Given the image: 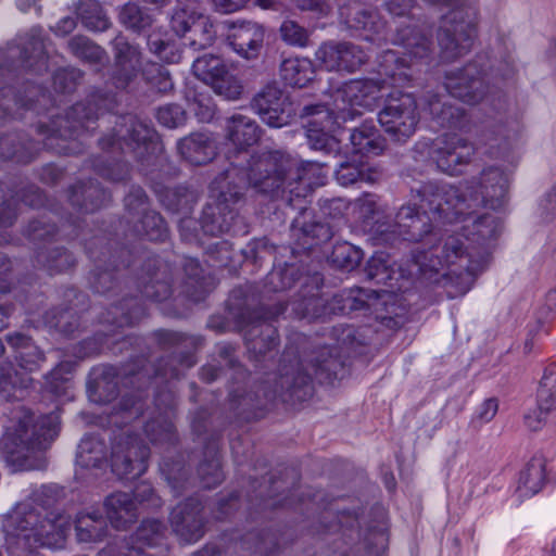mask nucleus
Listing matches in <instances>:
<instances>
[{
    "mask_svg": "<svg viewBox=\"0 0 556 556\" xmlns=\"http://www.w3.org/2000/svg\"><path fill=\"white\" fill-rule=\"evenodd\" d=\"M296 280V269L294 266L286 265L282 268L273 269L267 276V285L273 291H283L290 289Z\"/></svg>",
    "mask_w": 556,
    "mask_h": 556,
    "instance_id": "0e129e2a",
    "label": "nucleus"
},
{
    "mask_svg": "<svg viewBox=\"0 0 556 556\" xmlns=\"http://www.w3.org/2000/svg\"><path fill=\"white\" fill-rule=\"evenodd\" d=\"M351 27L366 31V39L372 40L374 35H379L383 31L386 23L381 20L377 11L359 9L354 13L351 20Z\"/></svg>",
    "mask_w": 556,
    "mask_h": 556,
    "instance_id": "3c124183",
    "label": "nucleus"
},
{
    "mask_svg": "<svg viewBox=\"0 0 556 556\" xmlns=\"http://www.w3.org/2000/svg\"><path fill=\"white\" fill-rule=\"evenodd\" d=\"M89 396L92 401L106 403L118 394L117 370L113 366H103L92 372L88 384Z\"/></svg>",
    "mask_w": 556,
    "mask_h": 556,
    "instance_id": "393cba45",
    "label": "nucleus"
},
{
    "mask_svg": "<svg viewBox=\"0 0 556 556\" xmlns=\"http://www.w3.org/2000/svg\"><path fill=\"white\" fill-rule=\"evenodd\" d=\"M110 195L92 181L79 184L71 189L70 200L85 212H93L108 201Z\"/></svg>",
    "mask_w": 556,
    "mask_h": 556,
    "instance_id": "473e14b6",
    "label": "nucleus"
},
{
    "mask_svg": "<svg viewBox=\"0 0 556 556\" xmlns=\"http://www.w3.org/2000/svg\"><path fill=\"white\" fill-rule=\"evenodd\" d=\"M119 21L128 28L141 30L152 24V16L142 11L137 4L127 3L119 12Z\"/></svg>",
    "mask_w": 556,
    "mask_h": 556,
    "instance_id": "13d9d810",
    "label": "nucleus"
},
{
    "mask_svg": "<svg viewBox=\"0 0 556 556\" xmlns=\"http://www.w3.org/2000/svg\"><path fill=\"white\" fill-rule=\"evenodd\" d=\"M394 42L404 47L405 54L416 59L427 58L431 51L428 37L412 26L397 29Z\"/></svg>",
    "mask_w": 556,
    "mask_h": 556,
    "instance_id": "e433bc0d",
    "label": "nucleus"
},
{
    "mask_svg": "<svg viewBox=\"0 0 556 556\" xmlns=\"http://www.w3.org/2000/svg\"><path fill=\"white\" fill-rule=\"evenodd\" d=\"M538 404L541 412L556 409V364L548 366L538 390Z\"/></svg>",
    "mask_w": 556,
    "mask_h": 556,
    "instance_id": "8fccbe9b",
    "label": "nucleus"
},
{
    "mask_svg": "<svg viewBox=\"0 0 556 556\" xmlns=\"http://www.w3.org/2000/svg\"><path fill=\"white\" fill-rule=\"evenodd\" d=\"M170 527L184 543H194L204 534L202 505L195 498L179 503L170 513Z\"/></svg>",
    "mask_w": 556,
    "mask_h": 556,
    "instance_id": "a211bd4d",
    "label": "nucleus"
},
{
    "mask_svg": "<svg viewBox=\"0 0 556 556\" xmlns=\"http://www.w3.org/2000/svg\"><path fill=\"white\" fill-rule=\"evenodd\" d=\"M71 51L79 59L89 63H102L106 60L105 51L87 37L75 36L68 41Z\"/></svg>",
    "mask_w": 556,
    "mask_h": 556,
    "instance_id": "603ef678",
    "label": "nucleus"
},
{
    "mask_svg": "<svg viewBox=\"0 0 556 556\" xmlns=\"http://www.w3.org/2000/svg\"><path fill=\"white\" fill-rule=\"evenodd\" d=\"M64 497V489L56 484L41 485L33 491L25 501H29L46 515H58L61 510H53V507Z\"/></svg>",
    "mask_w": 556,
    "mask_h": 556,
    "instance_id": "49530a36",
    "label": "nucleus"
},
{
    "mask_svg": "<svg viewBox=\"0 0 556 556\" xmlns=\"http://www.w3.org/2000/svg\"><path fill=\"white\" fill-rule=\"evenodd\" d=\"M252 109L270 127L290 124L295 110L289 98L274 84L265 86L252 100Z\"/></svg>",
    "mask_w": 556,
    "mask_h": 556,
    "instance_id": "4468645a",
    "label": "nucleus"
},
{
    "mask_svg": "<svg viewBox=\"0 0 556 556\" xmlns=\"http://www.w3.org/2000/svg\"><path fill=\"white\" fill-rule=\"evenodd\" d=\"M371 295H378L376 291H367L361 288L351 289L332 298L329 303L331 313H349L352 311L363 309L368 306V300Z\"/></svg>",
    "mask_w": 556,
    "mask_h": 556,
    "instance_id": "79ce46f5",
    "label": "nucleus"
},
{
    "mask_svg": "<svg viewBox=\"0 0 556 556\" xmlns=\"http://www.w3.org/2000/svg\"><path fill=\"white\" fill-rule=\"evenodd\" d=\"M353 214L364 223H369L384 213L380 198L372 193H364L352 203Z\"/></svg>",
    "mask_w": 556,
    "mask_h": 556,
    "instance_id": "864d4df0",
    "label": "nucleus"
},
{
    "mask_svg": "<svg viewBox=\"0 0 556 556\" xmlns=\"http://www.w3.org/2000/svg\"><path fill=\"white\" fill-rule=\"evenodd\" d=\"M280 34L283 41L290 46L303 48L309 41L308 30L294 21H285L280 26Z\"/></svg>",
    "mask_w": 556,
    "mask_h": 556,
    "instance_id": "338daca9",
    "label": "nucleus"
},
{
    "mask_svg": "<svg viewBox=\"0 0 556 556\" xmlns=\"http://www.w3.org/2000/svg\"><path fill=\"white\" fill-rule=\"evenodd\" d=\"M125 205L130 214L141 215L135 225V231L151 241H162L167 236V227L162 216L149 210L148 198L140 188L135 189L125 198Z\"/></svg>",
    "mask_w": 556,
    "mask_h": 556,
    "instance_id": "f3484780",
    "label": "nucleus"
},
{
    "mask_svg": "<svg viewBox=\"0 0 556 556\" xmlns=\"http://www.w3.org/2000/svg\"><path fill=\"white\" fill-rule=\"evenodd\" d=\"M114 64L111 73L116 88L125 89L136 83L143 72L146 63L138 46L130 43L124 36H116L112 41Z\"/></svg>",
    "mask_w": 556,
    "mask_h": 556,
    "instance_id": "ddd939ff",
    "label": "nucleus"
},
{
    "mask_svg": "<svg viewBox=\"0 0 556 556\" xmlns=\"http://www.w3.org/2000/svg\"><path fill=\"white\" fill-rule=\"evenodd\" d=\"M511 131L503 122L488 124L480 135V143L486 147L490 156L498 157L506 153L510 147Z\"/></svg>",
    "mask_w": 556,
    "mask_h": 556,
    "instance_id": "7c9ffc66",
    "label": "nucleus"
},
{
    "mask_svg": "<svg viewBox=\"0 0 556 556\" xmlns=\"http://www.w3.org/2000/svg\"><path fill=\"white\" fill-rule=\"evenodd\" d=\"M432 118L442 127H462L465 123V111L441 97H433L428 103Z\"/></svg>",
    "mask_w": 556,
    "mask_h": 556,
    "instance_id": "4c0bfd02",
    "label": "nucleus"
},
{
    "mask_svg": "<svg viewBox=\"0 0 556 556\" xmlns=\"http://www.w3.org/2000/svg\"><path fill=\"white\" fill-rule=\"evenodd\" d=\"M165 531L164 525L159 520H144L137 529L135 539L138 546H126L125 551H121L123 556H139L143 546H153L159 544Z\"/></svg>",
    "mask_w": 556,
    "mask_h": 556,
    "instance_id": "ea45409f",
    "label": "nucleus"
},
{
    "mask_svg": "<svg viewBox=\"0 0 556 556\" xmlns=\"http://www.w3.org/2000/svg\"><path fill=\"white\" fill-rule=\"evenodd\" d=\"M428 185L426 184L417 191L419 203H407L400 207L395 216L394 229L392 230L393 233H396L406 241L422 242V249H427L430 238H434L439 232V229L433 226V220L454 222L431 210L422 194Z\"/></svg>",
    "mask_w": 556,
    "mask_h": 556,
    "instance_id": "6e6552de",
    "label": "nucleus"
},
{
    "mask_svg": "<svg viewBox=\"0 0 556 556\" xmlns=\"http://www.w3.org/2000/svg\"><path fill=\"white\" fill-rule=\"evenodd\" d=\"M427 1L451 7V10L442 16L437 34L440 58L452 62L467 54L477 36V9L465 0Z\"/></svg>",
    "mask_w": 556,
    "mask_h": 556,
    "instance_id": "0eeeda50",
    "label": "nucleus"
},
{
    "mask_svg": "<svg viewBox=\"0 0 556 556\" xmlns=\"http://www.w3.org/2000/svg\"><path fill=\"white\" fill-rule=\"evenodd\" d=\"M201 13L188 8H178L175 10L170 18V27L173 31L180 36L186 37L193 30V26L200 18Z\"/></svg>",
    "mask_w": 556,
    "mask_h": 556,
    "instance_id": "bf43d9fd",
    "label": "nucleus"
},
{
    "mask_svg": "<svg viewBox=\"0 0 556 556\" xmlns=\"http://www.w3.org/2000/svg\"><path fill=\"white\" fill-rule=\"evenodd\" d=\"M292 311L300 318L308 319L321 318L327 314V307L325 306L323 299L316 295H311L299 302H293Z\"/></svg>",
    "mask_w": 556,
    "mask_h": 556,
    "instance_id": "052dcab7",
    "label": "nucleus"
},
{
    "mask_svg": "<svg viewBox=\"0 0 556 556\" xmlns=\"http://www.w3.org/2000/svg\"><path fill=\"white\" fill-rule=\"evenodd\" d=\"M198 473L204 488L211 489L218 485L223 481L224 475L217 455H214L210 460L201 463Z\"/></svg>",
    "mask_w": 556,
    "mask_h": 556,
    "instance_id": "69168bd1",
    "label": "nucleus"
},
{
    "mask_svg": "<svg viewBox=\"0 0 556 556\" xmlns=\"http://www.w3.org/2000/svg\"><path fill=\"white\" fill-rule=\"evenodd\" d=\"M410 269L415 270L413 257L407 268L394 269L391 257L384 252H377L367 262L365 273L369 280L376 281L377 285L387 286L394 291L403 289V285L399 283L400 279L418 276L409 275Z\"/></svg>",
    "mask_w": 556,
    "mask_h": 556,
    "instance_id": "412c9836",
    "label": "nucleus"
},
{
    "mask_svg": "<svg viewBox=\"0 0 556 556\" xmlns=\"http://www.w3.org/2000/svg\"><path fill=\"white\" fill-rule=\"evenodd\" d=\"M545 482V460L535 456L520 472L517 492L520 497H530L541 491Z\"/></svg>",
    "mask_w": 556,
    "mask_h": 556,
    "instance_id": "2f4dec72",
    "label": "nucleus"
},
{
    "mask_svg": "<svg viewBox=\"0 0 556 556\" xmlns=\"http://www.w3.org/2000/svg\"><path fill=\"white\" fill-rule=\"evenodd\" d=\"M418 148H426L430 161L448 175L460 173L475 154L473 144L457 134L441 135L430 143H419Z\"/></svg>",
    "mask_w": 556,
    "mask_h": 556,
    "instance_id": "9b49d317",
    "label": "nucleus"
},
{
    "mask_svg": "<svg viewBox=\"0 0 556 556\" xmlns=\"http://www.w3.org/2000/svg\"><path fill=\"white\" fill-rule=\"evenodd\" d=\"M104 507L108 519L117 530H126L138 518L134 497L124 492H116L105 498Z\"/></svg>",
    "mask_w": 556,
    "mask_h": 556,
    "instance_id": "4be33fe9",
    "label": "nucleus"
},
{
    "mask_svg": "<svg viewBox=\"0 0 556 556\" xmlns=\"http://www.w3.org/2000/svg\"><path fill=\"white\" fill-rule=\"evenodd\" d=\"M485 253L473 255L468 251L462 237L445 235L441 230L430 238L427 249H416L413 252V265L409 275H419L431 279L433 275L441 274L451 280L462 293L472 286L476 276L482 271L486 264Z\"/></svg>",
    "mask_w": 556,
    "mask_h": 556,
    "instance_id": "423d86ee",
    "label": "nucleus"
},
{
    "mask_svg": "<svg viewBox=\"0 0 556 556\" xmlns=\"http://www.w3.org/2000/svg\"><path fill=\"white\" fill-rule=\"evenodd\" d=\"M445 88L453 98L471 105L479 103L486 94V85L476 63L447 73Z\"/></svg>",
    "mask_w": 556,
    "mask_h": 556,
    "instance_id": "dca6fc26",
    "label": "nucleus"
},
{
    "mask_svg": "<svg viewBox=\"0 0 556 556\" xmlns=\"http://www.w3.org/2000/svg\"><path fill=\"white\" fill-rule=\"evenodd\" d=\"M144 433L152 444L172 445L176 441L175 429L168 412L149 420L144 426Z\"/></svg>",
    "mask_w": 556,
    "mask_h": 556,
    "instance_id": "c03bdc74",
    "label": "nucleus"
},
{
    "mask_svg": "<svg viewBox=\"0 0 556 556\" xmlns=\"http://www.w3.org/2000/svg\"><path fill=\"white\" fill-rule=\"evenodd\" d=\"M71 526L68 514L51 517L29 501H22L1 516L0 531L9 556H39V547H63Z\"/></svg>",
    "mask_w": 556,
    "mask_h": 556,
    "instance_id": "7ed1b4c3",
    "label": "nucleus"
},
{
    "mask_svg": "<svg viewBox=\"0 0 556 556\" xmlns=\"http://www.w3.org/2000/svg\"><path fill=\"white\" fill-rule=\"evenodd\" d=\"M189 45L194 49H203L211 46L215 39V30L208 17L201 14L193 26V30L187 36Z\"/></svg>",
    "mask_w": 556,
    "mask_h": 556,
    "instance_id": "6e6d98bb",
    "label": "nucleus"
},
{
    "mask_svg": "<svg viewBox=\"0 0 556 556\" xmlns=\"http://www.w3.org/2000/svg\"><path fill=\"white\" fill-rule=\"evenodd\" d=\"M227 139L240 151L255 144L261 138L258 125L250 117L233 115L226 123Z\"/></svg>",
    "mask_w": 556,
    "mask_h": 556,
    "instance_id": "b1692460",
    "label": "nucleus"
},
{
    "mask_svg": "<svg viewBox=\"0 0 556 556\" xmlns=\"http://www.w3.org/2000/svg\"><path fill=\"white\" fill-rule=\"evenodd\" d=\"M317 169L315 162H302L280 151L252 155L247 169L232 165L212 184L213 201L207 203L201 217L205 233L219 236L231 230L236 219L232 205L247 187L256 193L277 199L280 195L301 215L309 201V173Z\"/></svg>",
    "mask_w": 556,
    "mask_h": 556,
    "instance_id": "f257e3e1",
    "label": "nucleus"
},
{
    "mask_svg": "<svg viewBox=\"0 0 556 556\" xmlns=\"http://www.w3.org/2000/svg\"><path fill=\"white\" fill-rule=\"evenodd\" d=\"M76 536L83 543H96L106 535L104 519L98 514H80L75 521Z\"/></svg>",
    "mask_w": 556,
    "mask_h": 556,
    "instance_id": "58836bf2",
    "label": "nucleus"
},
{
    "mask_svg": "<svg viewBox=\"0 0 556 556\" xmlns=\"http://www.w3.org/2000/svg\"><path fill=\"white\" fill-rule=\"evenodd\" d=\"M31 379L17 372L11 364L0 366V394L7 399L18 397L17 392L28 388Z\"/></svg>",
    "mask_w": 556,
    "mask_h": 556,
    "instance_id": "de8ad7c7",
    "label": "nucleus"
},
{
    "mask_svg": "<svg viewBox=\"0 0 556 556\" xmlns=\"http://www.w3.org/2000/svg\"><path fill=\"white\" fill-rule=\"evenodd\" d=\"M227 70L223 59L214 54L199 56L192 64L193 74L210 86L225 74Z\"/></svg>",
    "mask_w": 556,
    "mask_h": 556,
    "instance_id": "37998d69",
    "label": "nucleus"
},
{
    "mask_svg": "<svg viewBox=\"0 0 556 556\" xmlns=\"http://www.w3.org/2000/svg\"><path fill=\"white\" fill-rule=\"evenodd\" d=\"M211 87L217 94L227 100L239 99L243 90L240 80L228 70Z\"/></svg>",
    "mask_w": 556,
    "mask_h": 556,
    "instance_id": "680f3d73",
    "label": "nucleus"
},
{
    "mask_svg": "<svg viewBox=\"0 0 556 556\" xmlns=\"http://www.w3.org/2000/svg\"><path fill=\"white\" fill-rule=\"evenodd\" d=\"M362 258L363 252L348 242L336 244L331 253L332 263L344 270L357 267Z\"/></svg>",
    "mask_w": 556,
    "mask_h": 556,
    "instance_id": "5fc2aeb1",
    "label": "nucleus"
},
{
    "mask_svg": "<svg viewBox=\"0 0 556 556\" xmlns=\"http://www.w3.org/2000/svg\"><path fill=\"white\" fill-rule=\"evenodd\" d=\"M350 141L353 152L362 155H379L386 147L384 139L377 132L376 127L367 123L352 131Z\"/></svg>",
    "mask_w": 556,
    "mask_h": 556,
    "instance_id": "cd10ccee",
    "label": "nucleus"
},
{
    "mask_svg": "<svg viewBox=\"0 0 556 556\" xmlns=\"http://www.w3.org/2000/svg\"><path fill=\"white\" fill-rule=\"evenodd\" d=\"M311 372H302L299 368L295 370L293 366L291 370L283 368L275 391L279 393L288 391L291 396L301 400L311 394Z\"/></svg>",
    "mask_w": 556,
    "mask_h": 556,
    "instance_id": "c9c22d12",
    "label": "nucleus"
},
{
    "mask_svg": "<svg viewBox=\"0 0 556 556\" xmlns=\"http://www.w3.org/2000/svg\"><path fill=\"white\" fill-rule=\"evenodd\" d=\"M508 185V175L503 169L489 166L479 176L465 181L462 188L429 182L422 194L435 213L450 220H458L480 207H501Z\"/></svg>",
    "mask_w": 556,
    "mask_h": 556,
    "instance_id": "20e7f679",
    "label": "nucleus"
},
{
    "mask_svg": "<svg viewBox=\"0 0 556 556\" xmlns=\"http://www.w3.org/2000/svg\"><path fill=\"white\" fill-rule=\"evenodd\" d=\"M7 342L15 353V359L20 366L28 371L39 368L43 362V353L31 339L23 333L15 332L7 336Z\"/></svg>",
    "mask_w": 556,
    "mask_h": 556,
    "instance_id": "a878e982",
    "label": "nucleus"
},
{
    "mask_svg": "<svg viewBox=\"0 0 556 556\" xmlns=\"http://www.w3.org/2000/svg\"><path fill=\"white\" fill-rule=\"evenodd\" d=\"M160 468L174 494L179 495L188 482L185 467L180 463L164 462Z\"/></svg>",
    "mask_w": 556,
    "mask_h": 556,
    "instance_id": "e2e57ef3",
    "label": "nucleus"
},
{
    "mask_svg": "<svg viewBox=\"0 0 556 556\" xmlns=\"http://www.w3.org/2000/svg\"><path fill=\"white\" fill-rule=\"evenodd\" d=\"M378 121L392 140L405 142L413 136L419 122L414 97L400 91L391 93L378 114Z\"/></svg>",
    "mask_w": 556,
    "mask_h": 556,
    "instance_id": "9d476101",
    "label": "nucleus"
},
{
    "mask_svg": "<svg viewBox=\"0 0 556 556\" xmlns=\"http://www.w3.org/2000/svg\"><path fill=\"white\" fill-rule=\"evenodd\" d=\"M77 12L81 23L90 30L103 31L110 27V21L97 0H79Z\"/></svg>",
    "mask_w": 556,
    "mask_h": 556,
    "instance_id": "a18cd8bd",
    "label": "nucleus"
},
{
    "mask_svg": "<svg viewBox=\"0 0 556 556\" xmlns=\"http://www.w3.org/2000/svg\"><path fill=\"white\" fill-rule=\"evenodd\" d=\"M22 45L21 58L23 65L38 74L48 71L46 47L40 31L34 29L30 35L23 39Z\"/></svg>",
    "mask_w": 556,
    "mask_h": 556,
    "instance_id": "c756f323",
    "label": "nucleus"
},
{
    "mask_svg": "<svg viewBox=\"0 0 556 556\" xmlns=\"http://www.w3.org/2000/svg\"><path fill=\"white\" fill-rule=\"evenodd\" d=\"M149 454V447L137 435L122 434L112 445V470L119 478H138L148 468Z\"/></svg>",
    "mask_w": 556,
    "mask_h": 556,
    "instance_id": "f8f14e48",
    "label": "nucleus"
},
{
    "mask_svg": "<svg viewBox=\"0 0 556 556\" xmlns=\"http://www.w3.org/2000/svg\"><path fill=\"white\" fill-rule=\"evenodd\" d=\"M38 262L42 263L51 273H60L73 266L74 258L66 251L54 249L48 255L39 253Z\"/></svg>",
    "mask_w": 556,
    "mask_h": 556,
    "instance_id": "774afa93",
    "label": "nucleus"
},
{
    "mask_svg": "<svg viewBox=\"0 0 556 556\" xmlns=\"http://www.w3.org/2000/svg\"><path fill=\"white\" fill-rule=\"evenodd\" d=\"M258 331L257 326H253L251 334L253 337L247 338V345L250 353L255 356L265 355L277 345L276 330L267 324L261 325Z\"/></svg>",
    "mask_w": 556,
    "mask_h": 556,
    "instance_id": "09e8293b",
    "label": "nucleus"
},
{
    "mask_svg": "<svg viewBox=\"0 0 556 556\" xmlns=\"http://www.w3.org/2000/svg\"><path fill=\"white\" fill-rule=\"evenodd\" d=\"M101 115L98 98L92 97L85 102L73 105L65 117L54 122V131L64 138L79 136L83 130H93L96 121Z\"/></svg>",
    "mask_w": 556,
    "mask_h": 556,
    "instance_id": "6ab92c4d",
    "label": "nucleus"
},
{
    "mask_svg": "<svg viewBox=\"0 0 556 556\" xmlns=\"http://www.w3.org/2000/svg\"><path fill=\"white\" fill-rule=\"evenodd\" d=\"M381 177V169L356 161L342 162L336 170V179L342 186H350L357 181L374 184Z\"/></svg>",
    "mask_w": 556,
    "mask_h": 556,
    "instance_id": "bb28decb",
    "label": "nucleus"
},
{
    "mask_svg": "<svg viewBox=\"0 0 556 556\" xmlns=\"http://www.w3.org/2000/svg\"><path fill=\"white\" fill-rule=\"evenodd\" d=\"M315 56L327 71L349 73L358 70L368 59L359 46L346 41L325 42L317 49Z\"/></svg>",
    "mask_w": 556,
    "mask_h": 556,
    "instance_id": "2eb2a0df",
    "label": "nucleus"
},
{
    "mask_svg": "<svg viewBox=\"0 0 556 556\" xmlns=\"http://www.w3.org/2000/svg\"><path fill=\"white\" fill-rule=\"evenodd\" d=\"M314 74L312 62L304 58L287 59L280 66L281 78L292 87H305L313 79Z\"/></svg>",
    "mask_w": 556,
    "mask_h": 556,
    "instance_id": "72a5a7b5",
    "label": "nucleus"
},
{
    "mask_svg": "<svg viewBox=\"0 0 556 556\" xmlns=\"http://www.w3.org/2000/svg\"><path fill=\"white\" fill-rule=\"evenodd\" d=\"M106 445L94 435L85 437L77 450L76 464L81 468H98L106 462Z\"/></svg>",
    "mask_w": 556,
    "mask_h": 556,
    "instance_id": "f704fd0d",
    "label": "nucleus"
},
{
    "mask_svg": "<svg viewBox=\"0 0 556 556\" xmlns=\"http://www.w3.org/2000/svg\"><path fill=\"white\" fill-rule=\"evenodd\" d=\"M408 70L404 59L395 51L388 50L382 55L379 71L386 79L380 83L372 79L351 80L334 91L331 108L321 104L305 106L303 112L308 117L306 137L311 148L338 153L340 143L330 132L341 123L361 115V109L371 110L382 97L384 86H404L410 78Z\"/></svg>",
    "mask_w": 556,
    "mask_h": 556,
    "instance_id": "f03ea898",
    "label": "nucleus"
},
{
    "mask_svg": "<svg viewBox=\"0 0 556 556\" xmlns=\"http://www.w3.org/2000/svg\"><path fill=\"white\" fill-rule=\"evenodd\" d=\"M177 149L179 154L193 165L206 164L216 154L213 140L203 132H194L182 138L178 142Z\"/></svg>",
    "mask_w": 556,
    "mask_h": 556,
    "instance_id": "5701e85b",
    "label": "nucleus"
},
{
    "mask_svg": "<svg viewBox=\"0 0 556 556\" xmlns=\"http://www.w3.org/2000/svg\"><path fill=\"white\" fill-rule=\"evenodd\" d=\"M142 78L152 90L166 92L173 89V81L169 77V73L156 63H146Z\"/></svg>",
    "mask_w": 556,
    "mask_h": 556,
    "instance_id": "4d7b16f0",
    "label": "nucleus"
},
{
    "mask_svg": "<svg viewBox=\"0 0 556 556\" xmlns=\"http://www.w3.org/2000/svg\"><path fill=\"white\" fill-rule=\"evenodd\" d=\"M59 431L60 415L56 412L35 421L33 414L25 407L15 408L0 442L7 465L12 471L43 469V452L58 437Z\"/></svg>",
    "mask_w": 556,
    "mask_h": 556,
    "instance_id": "39448f33",
    "label": "nucleus"
},
{
    "mask_svg": "<svg viewBox=\"0 0 556 556\" xmlns=\"http://www.w3.org/2000/svg\"><path fill=\"white\" fill-rule=\"evenodd\" d=\"M100 146L110 149L117 146L118 149L134 153L139 161L148 160L159 149L155 131L135 116L121 117L116 124L112 138H102Z\"/></svg>",
    "mask_w": 556,
    "mask_h": 556,
    "instance_id": "1a4fd4ad",
    "label": "nucleus"
},
{
    "mask_svg": "<svg viewBox=\"0 0 556 556\" xmlns=\"http://www.w3.org/2000/svg\"><path fill=\"white\" fill-rule=\"evenodd\" d=\"M312 363L313 372L320 381H330L337 378L343 367L337 354V349L327 346L316 352Z\"/></svg>",
    "mask_w": 556,
    "mask_h": 556,
    "instance_id": "a19ab883",
    "label": "nucleus"
},
{
    "mask_svg": "<svg viewBox=\"0 0 556 556\" xmlns=\"http://www.w3.org/2000/svg\"><path fill=\"white\" fill-rule=\"evenodd\" d=\"M28 96L26 99L17 97L12 87L9 86H0V115L2 117L12 116L20 117V110L22 108H33L35 104V98L39 96L45 99V93L41 92V89L36 86L27 87Z\"/></svg>",
    "mask_w": 556,
    "mask_h": 556,
    "instance_id": "c85d7f7f",
    "label": "nucleus"
},
{
    "mask_svg": "<svg viewBox=\"0 0 556 556\" xmlns=\"http://www.w3.org/2000/svg\"><path fill=\"white\" fill-rule=\"evenodd\" d=\"M229 46L240 56L252 60L257 58L263 47L265 30L255 22L227 23Z\"/></svg>",
    "mask_w": 556,
    "mask_h": 556,
    "instance_id": "aec40b11",
    "label": "nucleus"
}]
</instances>
